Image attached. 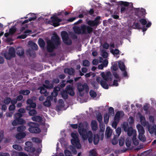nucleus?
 <instances>
[{"mask_svg":"<svg viewBox=\"0 0 156 156\" xmlns=\"http://www.w3.org/2000/svg\"><path fill=\"white\" fill-rule=\"evenodd\" d=\"M70 126L73 128L76 129L78 127V132L84 140L88 139L89 143H91L92 142L93 133L91 131H87V130L84 128V125L81 122L78 125L77 124H71Z\"/></svg>","mask_w":156,"mask_h":156,"instance_id":"1","label":"nucleus"},{"mask_svg":"<svg viewBox=\"0 0 156 156\" xmlns=\"http://www.w3.org/2000/svg\"><path fill=\"white\" fill-rule=\"evenodd\" d=\"M60 44V38L58 34L55 33L51 37V41L47 42V51L49 52H52L54 49H57Z\"/></svg>","mask_w":156,"mask_h":156,"instance_id":"2","label":"nucleus"},{"mask_svg":"<svg viewBox=\"0 0 156 156\" xmlns=\"http://www.w3.org/2000/svg\"><path fill=\"white\" fill-rule=\"evenodd\" d=\"M28 126H30L28 130L31 133H38L41 132L40 129L39 128V125L36 122H29L28 123Z\"/></svg>","mask_w":156,"mask_h":156,"instance_id":"3","label":"nucleus"},{"mask_svg":"<svg viewBox=\"0 0 156 156\" xmlns=\"http://www.w3.org/2000/svg\"><path fill=\"white\" fill-rule=\"evenodd\" d=\"M61 36L63 42L66 44L69 45L72 44V41L69 39L68 35L66 31H62L61 32Z\"/></svg>","mask_w":156,"mask_h":156,"instance_id":"4","label":"nucleus"},{"mask_svg":"<svg viewBox=\"0 0 156 156\" xmlns=\"http://www.w3.org/2000/svg\"><path fill=\"white\" fill-rule=\"evenodd\" d=\"M16 50L13 47L10 48L9 49L8 52H5L4 54L5 58L8 60H10L12 57L16 56Z\"/></svg>","mask_w":156,"mask_h":156,"instance_id":"5","label":"nucleus"},{"mask_svg":"<svg viewBox=\"0 0 156 156\" xmlns=\"http://www.w3.org/2000/svg\"><path fill=\"white\" fill-rule=\"evenodd\" d=\"M135 9V15L138 16L139 18L145 17V16L147 14L146 12V10L143 8H134Z\"/></svg>","mask_w":156,"mask_h":156,"instance_id":"6","label":"nucleus"},{"mask_svg":"<svg viewBox=\"0 0 156 156\" xmlns=\"http://www.w3.org/2000/svg\"><path fill=\"white\" fill-rule=\"evenodd\" d=\"M26 146L24 150L28 152L33 153L35 151V149L33 147L32 143L30 141H27L25 143Z\"/></svg>","mask_w":156,"mask_h":156,"instance_id":"7","label":"nucleus"},{"mask_svg":"<svg viewBox=\"0 0 156 156\" xmlns=\"http://www.w3.org/2000/svg\"><path fill=\"white\" fill-rule=\"evenodd\" d=\"M81 31L82 34H90L93 31V29L91 27L83 25L81 27Z\"/></svg>","mask_w":156,"mask_h":156,"instance_id":"8","label":"nucleus"},{"mask_svg":"<svg viewBox=\"0 0 156 156\" xmlns=\"http://www.w3.org/2000/svg\"><path fill=\"white\" fill-rule=\"evenodd\" d=\"M25 121L22 118L16 119L12 122V125L14 126H16L18 125H23L25 123Z\"/></svg>","mask_w":156,"mask_h":156,"instance_id":"9","label":"nucleus"},{"mask_svg":"<svg viewBox=\"0 0 156 156\" xmlns=\"http://www.w3.org/2000/svg\"><path fill=\"white\" fill-rule=\"evenodd\" d=\"M100 17L98 16L95 18L94 20L89 21L87 23L89 25L92 27L97 26L99 23V20H100Z\"/></svg>","mask_w":156,"mask_h":156,"instance_id":"10","label":"nucleus"},{"mask_svg":"<svg viewBox=\"0 0 156 156\" xmlns=\"http://www.w3.org/2000/svg\"><path fill=\"white\" fill-rule=\"evenodd\" d=\"M71 142L73 145L77 149L81 148V146L80 143L79 139H71Z\"/></svg>","mask_w":156,"mask_h":156,"instance_id":"11","label":"nucleus"},{"mask_svg":"<svg viewBox=\"0 0 156 156\" xmlns=\"http://www.w3.org/2000/svg\"><path fill=\"white\" fill-rule=\"evenodd\" d=\"M68 94L69 95L73 96H74L75 93L72 86L70 85H67L65 89Z\"/></svg>","mask_w":156,"mask_h":156,"instance_id":"12","label":"nucleus"},{"mask_svg":"<svg viewBox=\"0 0 156 156\" xmlns=\"http://www.w3.org/2000/svg\"><path fill=\"white\" fill-rule=\"evenodd\" d=\"M148 131L150 134H152L154 133L156 134V125H152L150 124L148 126Z\"/></svg>","mask_w":156,"mask_h":156,"instance_id":"13","label":"nucleus"},{"mask_svg":"<svg viewBox=\"0 0 156 156\" xmlns=\"http://www.w3.org/2000/svg\"><path fill=\"white\" fill-rule=\"evenodd\" d=\"M64 72L70 75H72L74 74L75 70L72 68H66L64 69Z\"/></svg>","mask_w":156,"mask_h":156,"instance_id":"14","label":"nucleus"},{"mask_svg":"<svg viewBox=\"0 0 156 156\" xmlns=\"http://www.w3.org/2000/svg\"><path fill=\"white\" fill-rule=\"evenodd\" d=\"M26 136V134L25 132L19 133L16 134L15 137L18 140H20L25 137Z\"/></svg>","mask_w":156,"mask_h":156,"instance_id":"15","label":"nucleus"},{"mask_svg":"<svg viewBox=\"0 0 156 156\" xmlns=\"http://www.w3.org/2000/svg\"><path fill=\"white\" fill-rule=\"evenodd\" d=\"M16 54L20 56H23L24 54V51L22 48L18 47L16 50Z\"/></svg>","mask_w":156,"mask_h":156,"instance_id":"16","label":"nucleus"},{"mask_svg":"<svg viewBox=\"0 0 156 156\" xmlns=\"http://www.w3.org/2000/svg\"><path fill=\"white\" fill-rule=\"evenodd\" d=\"M44 83L46 84H43V86L44 87L47 89H52L54 87V85L53 84H50V81L48 80H45Z\"/></svg>","mask_w":156,"mask_h":156,"instance_id":"17","label":"nucleus"},{"mask_svg":"<svg viewBox=\"0 0 156 156\" xmlns=\"http://www.w3.org/2000/svg\"><path fill=\"white\" fill-rule=\"evenodd\" d=\"M91 127L93 131H96L98 128L97 123L95 120H93L91 122Z\"/></svg>","mask_w":156,"mask_h":156,"instance_id":"18","label":"nucleus"},{"mask_svg":"<svg viewBox=\"0 0 156 156\" xmlns=\"http://www.w3.org/2000/svg\"><path fill=\"white\" fill-rule=\"evenodd\" d=\"M127 132L128 135L129 136H131L133 134L136 135V130H134L132 127H128Z\"/></svg>","mask_w":156,"mask_h":156,"instance_id":"19","label":"nucleus"},{"mask_svg":"<svg viewBox=\"0 0 156 156\" xmlns=\"http://www.w3.org/2000/svg\"><path fill=\"white\" fill-rule=\"evenodd\" d=\"M29 44L31 48L35 50H37L38 49V47L36 44L32 41H29Z\"/></svg>","mask_w":156,"mask_h":156,"instance_id":"20","label":"nucleus"},{"mask_svg":"<svg viewBox=\"0 0 156 156\" xmlns=\"http://www.w3.org/2000/svg\"><path fill=\"white\" fill-rule=\"evenodd\" d=\"M87 87H88L86 83H85L82 85H78L77 86V89L80 92H81L84 90L85 88H87Z\"/></svg>","mask_w":156,"mask_h":156,"instance_id":"21","label":"nucleus"},{"mask_svg":"<svg viewBox=\"0 0 156 156\" xmlns=\"http://www.w3.org/2000/svg\"><path fill=\"white\" fill-rule=\"evenodd\" d=\"M136 127L138 130L139 134H144L145 131L143 127L140 124H138L136 125Z\"/></svg>","mask_w":156,"mask_h":156,"instance_id":"22","label":"nucleus"},{"mask_svg":"<svg viewBox=\"0 0 156 156\" xmlns=\"http://www.w3.org/2000/svg\"><path fill=\"white\" fill-rule=\"evenodd\" d=\"M94 144V145H97L99 143V138L98 135L97 134H94V135L93 139Z\"/></svg>","mask_w":156,"mask_h":156,"instance_id":"23","label":"nucleus"},{"mask_svg":"<svg viewBox=\"0 0 156 156\" xmlns=\"http://www.w3.org/2000/svg\"><path fill=\"white\" fill-rule=\"evenodd\" d=\"M108 82V81H106L105 80H103V81H101L100 84L103 88L106 89H108V85L106 82Z\"/></svg>","mask_w":156,"mask_h":156,"instance_id":"24","label":"nucleus"},{"mask_svg":"<svg viewBox=\"0 0 156 156\" xmlns=\"http://www.w3.org/2000/svg\"><path fill=\"white\" fill-rule=\"evenodd\" d=\"M38 44L39 46L42 48H44L45 45V42L42 38H39L38 40Z\"/></svg>","mask_w":156,"mask_h":156,"instance_id":"25","label":"nucleus"},{"mask_svg":"<svg viewBox=\"0 0 156 156\" xmlns=\"http://www.w3.org/2000/svg\"><path fill=\"white\" fill-rule=\"evenodd\" d=\"M112 132V130L110 128V127L109 126L107 127L106 130L105 134L108 138L110 137L111 135Z\"/></svg>","mask_w":156,"mask_h":156,"instance_id":"26","label":"nucleus"},{"mask_svg":"<svg viewBox=\"0 0 156 156\" xmlns=\"http://www.w3.org/2000/svg\"><path fill=\"white\" fill-rule=\"evenodd\" d=\"M32 119L33 121L37 122H41L42 121V118L41 116L38 115L32 117Z\"/></svg>","mask_w":156,"mask_h":156,"instance_id":"27","label":"nucleus"},{"mask_svg":"<svg viewBox=\"0 0 156 156\" xmlns=\"http://www.w3.org/2000/svg\"><path fill=\"white\" fill-rule=\"evenodd\" d=\"M112 74L110 72H107L105 74V80L106 81L109 80L112 81Z\"/></svg>","mask_w":156,"mask_h":156,"instance_id":"28","label":"nucleus"},{"mask_svg":"<svg viewBox=\"0 0 156 156\" xmlns=\"http://www.w3.org/2000/svg\"><path fill=\"white\" fill-rule=\"evenodd\" d=\"M26 129V127L24 126H19L17 128V131L19 133L24 132Z\"/></svg>","mask_w":156,"mask_h":156,"instance_id":"29","label":"nucleus"},{"mask_svg":"<svg viewBox=\"0 0 156 156\" xmlns=\"http://www.w3.org/2000/svg\"><path fill=\"white\" fill-rule=\"evenodd\" d=\"M73 29L75 33L79 34H81V31L80 28L76 26L73 27Z\"/></svg>","mask_w":156,"mask_h":156,"instance_id":"30","label":"nucleus"},{"mask_svg":"<svg viewBox=\"0 0 156 156\" xmlns=\"http://www.w3.org/2000/svg\"><path fill=\"white\" fill-rule=\"evenodd\" d=\"M61 94L62 97L64 99H66L68 98V94L66 90L62 91L61 92Z\"/></svg>","mask_w":156,"mask_h":156,"instance_id":"31","label":"nucleus"},{"mask_svg":"<svg viewBox=\"0 0 156 156\" xmlns=\"http://www.w3.org/2000/svg\"><path fill=\"white\" fill-rule=\"evenodd\" d=\"M30 93V91L29 90H21L19 91L20 94L23 95H28Z\"/></svg>","mask_w":156,"mask_h":156,"instance_id":"32","label":"nucleus"},{"mask_svg":"<svg viewBox=\"0 0 156 156\" xmlns=\"http://www.w3.org/2000/svg\"><path fill=\"white\" fill-rule=\"evenodd\" d=\"M138 138L140 141L143 142H144L146 140V138L144 135V134H139Z\"/></svg>","mask_w":156,"mask_h":156,"instance_id":"33","label":"nucleus"},{"mask_svg":"<svg viewBox=\"0 0 156 156\" xmlns=\"http://www.w3.org/2000/svg\"><path fill=\"white\" fill-rule=\"evenodd\" d=\"M51 20L52 21H55L59 23L62 21V20L56 16H51Z\"/></svg>","mask_w":156,"mask_h":156,"instance_id":"34","label":"nucleus"},{"mask_svg":"<svg viewBox=\"0 0 156 156\" xmlns=\"http://www.w3.org/2000/svg\"><path fill=\"white\" fill-rule=\"evenodd\" d=\"M120 114L119 111H118L116 112L115 115L114 117V120L115 121L118 122L120 118Z\"/></svg>","mask_w":156,"mask_h":156,"instance_id":"35","label":"nucleus"},{"mask_svg":"<svg viewBox=\"0 0 156 156\" xmlns=\"http://www.w3.org/2000/svg\"><path fill=\"white\" fill-rule=\"evenodd\" d=\"M110 52L114 55H117L119 54L120 51L118 49H115L114 50L113 49H110Z\"/></svg>","mask_w":156,"mask_h":156,"instance_id":"36","label":"nucleus"},{"mask_svg":"<svg viewBox=\"0 0 156 156\" xmlns=\"http://www.w3.org/2000/svg\"><path fill=\"white\" fill-rule=\"evenodd\" d=\"M36 106V103L33 102L30 105V106H27L26 108V109L27 110H29L31 108H35Z\"/></svg>","mask_w":156,"mask_h":156,"instance_id":"37","label":"nucleus"},{"mask_svg":"<svg viewBox=\"0 0 156 156\" xmlns=\"http://www.w3.org/2000/svg\"><path fill=\"white\" fill-rule=\"evenodd\" d=\"M43 105L47 107H50L51 105V103L50 101L48 99L44 102Z\"/></svg>","mask_w":156,"mask_h":156,"instance_id":"38","label":"nucleus"},{"mask_svg":"<svg viewBox=\"0 0 156 156\" xmlns=\"http://www.w3.org/2000/svg\"><path fill=\"white\" fill-rule=\"evenodd\" d=\"M119 66L121 71H124L125 69V66L123 62H121L119 63Z\"/></svg>","mask_w":156,"mask_h":156,"instance_id":"39","label":"nucleus"},{"mask_svg":"<svg viewBox=\"0 0 156 156\" xmlns=\"http://www.w3.org/2000/svg\"><path fill=\"white\" fill-rule=\"evenodd\" d=\"M12 147L15 149L19 151H22L23 150L22 147L21 146L17 144L13 145H12Z\"/></svg>","mask_w":156,"mask_h":156,"instance_id":"40","label":"nucleus"},{"mask_svg":"<svg viewBox=\"0 0 156 156\" xmlns=\"http://www.w3.org/2000/svg\"><path fill=\"white\" fill-rule=\"evenodd\" d=\"M139 21L143 26L146 25L147 23V22L146 19L144 18L139 19Z\"/></svg>","mask_w":156,"mask_h":156,"instance_id":"41","label":"nucleus"},{"mask_svg":"<svg viewBox=\"0 0 156 156\" xmlns=\"http://www.w3.org/2000/svg\"><path fill=\"white\" fill-rule=\"evenodd\" d=\"M109 115L108 113L105 114L104 116V122L105 123H107L108 121Z\"/></svg>","mask_w":156,"mask_h":156,"instance_id":"42","label":"nucleus"},{"mask_svg":"<svg viewBox=\"0 0 156 156\" xmlns=\"http://www.w3.org/2000/svg\"><path fill=\"white\" fill-rule=\"evenodd\" d=\"M133 141L134 145H137L139 144V141L136 138V135H134L133 137Z\"/></svg>","mask_w":156,"mask_h":156,"instance_id":"43","label":"nucleus"},{"mask_svg":"<svg viewBox=\"0 0 156 156\" xmlns=\"http://www.w3.org/2000/svg\"><path fill=\"white\" fill-rule=\"evenodd\" d=\"M91 84L92 86L95 89H98V85L97 83L95 81L91 82Z\"/></svg>","mask_w":156,"mask_h":156,"instance_id":"44","label":"nucleus"},{"mask_svg":"<svg viewBox=\"0 0 156 156\" xmlns=\"http://www.w3.org/2000/svg\"><path fill=\"white\" fill-rule=\"evenodd\" d=\"M89 156H97V153L94 149H92L90 151Z\"/></svg>","mask_w":156,"mask_h":156,"instance_id":"45","label":"nucleus"},{"mask_svg":"<svg viewBox=\"0 0 156 156\" xmlns=\"http://www.w3.org/2000/svg\"><path fill=\"white\" fill-rule=\"evenodd\" d=\"M109 115L114 116V109L112 107H110L108 108Z\"/></svg>","mask_w":156,"mask_h":156,"instance_id":"46","label":"nucleus"},{"mask_svg":"<svg viewBox=\"0 0 156 156\" xmlns=\"http://www.w3.org/2000/svg\"><path fill=\"white\" fill-rule=\"evenodd\" d=\"M11 98L10 97H7L4 99V103L6 105H9L11 103Z\"/></svg>","mask_w":156,"mask_h":156,"instance_id":"47","label":"nucleus"},{"mask_svg":"<svg viewBox=\"0 0 156 156\" xmlns=\"http://www.w3.org/2000/svg\"><path fill=\"white\" fill-rule=\"evenodd\" d=\"M89 94L90 97L93 98H95L97 95L96 93L92 90H90Z\"/></svg>","mask_w":156,"mask_h":156,"instance_id":"48","label":"nucleus"},{"mask_svg":"<svg viewBox=\"0 0 156 156\" xmlns=\"http://www.w3.org/2000/svg\"><path fill=\"white\" fill-rule=\"evenodd\" d=\"M97 119L100 123H101L102 120V117L101 113H98L97 115Z\"/></svg>","mask_w":156,"mask_h":156,"instance_id":"49","label":"nucleus"},{"mask_svg":"<svg viewBox=\"0 0 156 156\" xmlns=\"http://www.w3.org/2000/svg\"><path fill=\"white\" fill-rule=\"evenodd\" d=\"M29 112V114L30 116H33L35 115L37 113L36 111L34 109L30 110Z\"/></svg>","mask_w":156,"mask_h":156,"instance_id":"50","label":"nucleus"},{"mask_svg":"<svg viewBox=\"0 0 156 156\" xmlns=\"http://www.w3.org/2000/svg\"><path fill=\"white\" fill-rule=\"evenodd\" d=\"M83 65L84 66H88L90 65V62L87 60H83Z\"/></svg>","mask_w":156,"mask_h":156,"instance_id":"51","label":"nucleus"},{"mask_svg":"<svg viewBox=\"0 0 156 156\" xmlns=\"http://www.w3.org/2000/svg\"><path fill=\"white\" fill-rule=\"evenodd\" d=\"M44 87H41L39 88L40 92L41 94H44L47 92V90Z\"/></svg>","mask_w":156,"mask_h":156,"instance_id":"52","label":"nucleus"},{"mask_svg":"<svg viewBox=\"0 0 156 156\" xmlns=\"http://www.w3.org/2000/svg\"><path fill=\"white\" fill-rule=\"evenodd\" d=\"M113 74L114 76V77L115 78L117 79L119 81L120 80V77L117 73L116 72H113Z\"/></svg>","mask_w":156,"mask_h":156,"instance_id":"53","label":"nucleus"},{"mask_svg":"<svg viewBox=\"0 0 156 156\" xmlns=\"http://www.w3.org/2000/svg\"><path fill=\"white\" fill-rule=\"evenodd\" d=\"M116 133L118 137L120 134L121 132V129L120 127H118L115 130Z\"/></svg>","mask_w":156,"mask_h":156,"instance_id":"54","label":"nucleus"},{"mask_svg":"<svg viewBox=\"0 0 156 156\" xmlns=\"http://www.w3.org/2000/svg\"><path fill=\"white\" fill-rule=\"evenodd\" d=\"M125 140L123 138H121L119 140V144L120 146H122L124 143Z\"/></svg>","mask_w":156,"mask_h":156,"instance_id":"55","label":"nucleus"},{"mask_svg":"<svg viewBox=\"0 0 156 156\" xmlns=\"http://www.w3.org/2000/svg\"><path fill=\"white\" fill-rule=\"evenodd\" d=\"M16 109L15 105H10L9 107V110L10 111H12Z\"/></svg>","mask_w":156,"mask_h":156,"instance_id":"56","label":"nucleus"},{"mask_svg":"<svg viewBox=\"0 0 156 156\" xmlns=\"http://www.w3.org/2000/svg\"><path fill=\"white\" fill-rule=\"evenodd\" d=\"M119 4L123 5L125 6H127L129 5V2H126L120 1L119 2Z\"/></svg>","mask_w":156,"mask_h":156,"instance_id":"57","label":"nucleus"},{"mask_svg":"<svg viewBox=\"0 0 156 156\" xmlns=\"http://www.w3.org/2000/svg\"><path fill=\"white\" fill-rule=\"evenodd\" d=\"M64 153L66 156H70L72 155L70 151L68 150H65Z\"/></svg>","mask_w":156,"mask_h":156,"instance_id":"58","label":"nucleus"},{"mask_svg":"<svg viewBox=\"0 0 156 156\" xmlns=\"http://www.w3.org/2000/svg\"><path fill=\"white\" fill-rule=\"evenodd\" d=\"M133 25L135 26V29H139L141 28L140 27V24L138 22H134L133 23Z\"/></svg>","mask_w":156,"mask_h":156,"instance_id":"59","label":"nucleus"},{"mask_svg":"<svg viewBox=\"0 0 156 156\" xmlns=\"http://www.w3.org/2000/svg\"><path fill=\"white\" fill-rule=\"evenodd\" d=\"M102 56L103 58H106L108 56V53L105 51H103L102 53Z\"/></svg>","mask_w":156,"mask_h":156,"instance_id":"60","label":"nucleus"},{"mask_svg":"<svg viewBox=\"0 0 156 156\" xmlns=\"http://www.w3.org/2000/svg\"><path fill=\"white\" fill-rule=\"evenodd\" d=\"M109 46V44L107 42L104 43L103 45V48L106 49H108Z\"/></svg>","mask_w":156,"mask_h":156,"instance_id":"61","label":"nucleus"},{"mask_svg":"<svg viewBox=\"0 0 156 156\" xmlns=\"http://www.w3.org/2000/svg\"><path fill=\"white\" fill-rule=\"evenodd\" d=\"M128 124H123V127L124 129V130L126 132H127L128 130Z\"/></svg>","mask_w":156,"mask_h":156,"instance_id":"62","label":"nucleus"},{"mask_svg":"<svg viewBox=\"0 0 156 156\" xmlns=\"http://www.w3.org/2000/svg\"><path fill=\"white\" fill-rule=\"evenodd\" d=\"M125 143L127 147H129L131 145V142L130 141L128 140H126Z\"/></svg>","mask_w":156,"mask_h":156,"instance_id":"63","label":"nucleus"},{"mask_svg":"<svg viewBox=\"0 0 156 156\" xmlns=\"http://www.w3.org/2000/svg\"><path fill=\"white\" fill-rule=\"evenodd\" d=\"M71 135L73 139H79L77 134L74 133H72Z\"/></svg>","mask_w":156,"mask_h":156,"instance_id":"64","label":"nucleus"}]
</instances>
